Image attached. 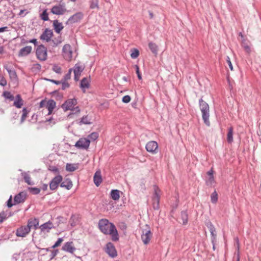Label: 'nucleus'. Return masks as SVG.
<instances>
[{
  "label": "nucleus",
  "mask_w": 261,
  "mask_h": 261,
  "mask_svg": "<svg viewBox=\"0 0 261 261\" xmlns=\"http://www.w3.org/2000/svg\"><path fill=\"white\" fill-rule=\"evenodd\" d=\"M98 227L100 231L105 234L111 236L112 240L116 241L119 240V235L115 226L106 219H102L99 221Z\"/></svg>",
  "instance_id": "f257e3e1"
},
{
  "label": "nucleus",
  "mask_w": 261,
  "mask_h": 261,
  "mask_svg": "<svg viewBox=\"0 0 261 261\" xmlns=\"http://www.w3.org/2000/svg\"><path fill=\"white\" fill-rule=\"evenodd\" d=\"M200 104V109L202 114V119L204 121V122L206 125L209 126L210 124V122L209 121V106L208 104L204 101L202 99H201L199 101Z\"/></svg>",
  "instance_id": "f03ea898"
},
{
  "label": "nucleus",
  "mask_w": 261,
  "mask_h": 261,
  "mask_svg": "<svg viewBox=\"0 0 261 261\" xmlns=\"http://www.w3.org/2000/svg\"><path fill=\"white\" fill-rule=\"evenodd\" d=\"M76 105V99L75 98L69 99L62 105V108L64 111L70 110L75 112V113H79L80 111L79 108L78 107H75Z\"/></svg>",
  "instance_id": "7ed1b4c3"
},
{
  "label": "nucleus",
  "mask_w": 261,
  "mask_h": 261,
  "mask_svg": "<svg viewBox=\"0 0 261 261\" xmlns=\"http://www.w3.org/2000/svg\"><path fill=\"white\" fill-rule=\"evenodd\" d=\"M152 237L150 228L148 225H145L142 229L141 240L144 245H147L150 243Z\"/></svg>",
  "instance_id": "20e7f679"
},
{
  "label": "nucleus",
  "mask_w": 261,
  "mask_h": 261,
  "mask_svg": "<svg viewBox=\"0 0 261 261\" xmlns=\"http://www.w3.org/2000/svg\"><path fill=\"white\" fill-rule=\"evenodd\" d=\"M153 194L152 197V205L154 210H159L160 208L161 190L155 185L153 186Z\"/></svg>",
  "instance_id": "39448f33"
},
{
  "label": "nucleus",
  "mask_w": 261,
  "mask_h": 261,
  "mask_svg": "<svg viewBox=\"0 0 261 261\" xmlns=\"http://www.w3.org/2000/svg\"><path fill=\"white\" fill-rule=\"evenodd\" d=\"M56 103L53 99H49L48 100L46 99L42 100L39 103V109L42 108H46L48 111V115H50L54 109L56 108Z\"/></svg>",
  "instance_id": "423d86ee"
},
{
  "label": "nucleus",
  "mask_w": 261,
  "mask_h": 261,
  "mask_svg": "<svg viewBox=\"0 0 261 261\" xmlns=\"http://www.w3.org/2000/svg\"><path fill=\"white\" fill-rule=\"evenodd\" d=\"M36 55L39 60L45 61L47 57L46 48L43 45H39L36 49Z\"/></svg>",
  "instance_id": "0eeeda50"
},
{
  "label": "nucleus",
  "mask_w": 261,
  "mask_h": 261,
  "mask_svg": "<svg viewBox=\"0 0 261 261\" xmlns=\"http://www.w3.org/2000/svg\"><path fill=\"white\" fill-rule=\"evenodd\" d=\"M63 56L64 59L68 61H70L72 59V50L71 47L69 44H65L64 45L63 49Z\"/></svg>",
  "instance_id": "6e6552de"
},
{
  "label": "nucleus",
  "mask_w": 261,
  "mask_h": 261,
  "mask_svg": "<svg viewBox=\"0 0 261 261\" xmlns=\"http://www.w3.org/2000/svg\"><path fill=\"white\" fill-rule=\"evenodd\" d=\"M63 177L61 175H58L52 179L49 183V188L51 190H56L59 184L62 181Z\"/></svg>",
  "instance_id": "1a4fd4ad"
},
{
  "label": "nucleus",
  "mask_w": 261,
  "mask_h": 261,
  "mask_svg": "<svg viewBox=\"0 0 261 261\" xmlns=\"http://www.w3.org/2000/svg\"><path fill=\"white\" fill-rule=\"evenodd\" d=\"M84 66L81 63H77L76 64L73 68L72 69V70H73V72L74 74V80L76 81H79L80 77L81 76V73L83 72V71L84 69Z\"/></svg>",
  "instance_id": "9d476101"
},
{
  "label": "nucleus",
  "mask_w": 261,
  "mask_h": 261,
  "mask_svg": "<svg viewBox=\"0 0 261 261\" xmlns=\"http://www.w3.org/2000/svg\"><path fill=\"white\" fill-rule=\"evenodd\" d=\"M145 148L148 152L154 154L158 152V144L155 141H151L146 144Z\"/></svg>",
  "instance_id": "9b49d317"
},
{
  "label": "nucleus",
  "mask_w": 261,
  "mask_h": 261,
  "mask_svg": "<svg viewBox=\"0 0 261 261\" xmlns=\"http://www.w3.org/2000/svg\"><path fill=\"white\" fill-rule=\"evenodd\" d=\"M90 140L86 138H81L76 143L75 146L79 148L87 149L90 145Z\"/></svg>",
  "instance_id": "f8f14e48"
},
{
  "label": "nucleus",
  "mask_w": 261,
  "mask_h": 261,
  "mask_svg": "<svg viewBox=\"0 0 261 261\" xmlns=\"http://www.w3.org/2000/svg\"><path fill=\"white\" fill-rule=\"evenodd\" d=\"M30 232V230L28 227L21 226L17 229L16 235L19 237H25Z\"/></svg>",
  "instance_id": "ddd939ff"
},
{
  "label": "nucleus",
  "mask_w": 261,
  "mask_h": 261,
  "mask_svg": "<svg viewBox=\"0 0 261 261\" xmlns=\"http://www.w3.org/2000/svg\"><path fill=\"white\" fill-rule=\"evenodd\" d=\"M62 250L73 254L75 251L76 248L74 246L73 242L71 241L65 243L62 247Z\"/></svg>",
  "instance_id": "4468645a"
},
{
  "label": "nucleus",
  "mask_w": 261,
  "mask_h": 261,
  "mask_svg": "<svg viewBox=\"0 0 261 261\" xmlns=\"http://www.w3.org/2000/svg\"><path fill=\"white\" fill-rule=\"evenodd\" d=\"M106 252L111 257L117 256V251L114 245L112 243H108L105 249Z\"/></svg>",
  "instance_id": "2eb2a0df"
},
{
  "label": "nucleus",
  "mask_w": 261,
  "mask_h": 261,
  "mask_svg": "<svg viewBox=\"0 0 261 261\" xmlns=\"http://www.w3.org/2000/svg\"><path fill=\"white\" fill-rule=\"evenodd\" d=\"M53 33L51 30L46 29L40 36V39L46 42H48L53 37Z\"/></svg>",
  "instance_id": "dca6fc26"
},
{
  "label": "nucleus",
  "mask_w": 261,
  "mask_h": 261,
  "mask_svg": "<svg viewBox=\"0 0 261 261\" xmlns=\"http://www.w3.org/2000/svg\"><path fill=\"white\" fill-rule=\"evenodd\" d=\"M65 11V8L61 5L55 6L51 9L52 13L55 15H63Z\"/></svg>",
  "instance_id": "f3484780"
},
{
  "label": "nucleus",
  "mask_w": 261,
  "mask_h": 261,
  "mask_svg": "<svg viewBox=\"0 0 261 261\" xmlns=\"http://www.w3.org/2000/svg\"><path fill=\"white\" fill-rule=\"evenodd\" d=\"M241 46L247 54H250L251 53V43L249 40L246 39H243L242 40Z\"/></svg>",
  "instance_id": "a211bd4d"
},
{
  "label": "nucleus",
  "mask_w": 261,
  "mask_h": 261,
  "mask_svg": "<svg viewBox=\"0 0 261 261\" xmlns=\"http://www.w3.org/2000/svg\"><path fill=\"white\" fill-rule=\"evenodd\" d=\"M32 50V46H26L21 48L18 53V56L19 57H24L30 54Z\"/></svg>",
  "instance_id": "6ab92c4d"
},
{
  "label": "nucleus",
  "mask_w": 261,
  "mask_h": 261,
  "mask_svg": "<svg viewBox=\"0 0 261 261\" xmlns=\"http://www.w3.org/2000/svg\"><path fill=\"white\" fill-rule=\"evenodd\" d=\"M39 225V221L36 218H30L28 221L27 226L29 228L30 230L33 227L35 229H37L38 225Z\"/></svg>",
  "instance_id": "aec40b11"
},
{
  "label": "nucleus",
  "mask_w": 261,
  "mask_h": 261,
  "mask_svg": "<svg viewBox=\"0 0 261 261\" xmlns=\"http://www.w3.org/2000/svg\"><path fill=\"white\" fill-rule=\"evenodd\" d=\"M93 180L94 184L96 186H98L102 182L101 172L100 171H97L94 176Z\"/></svg>",
  "instance_id": "412c9836"
},
{
  "label": "nucleus",
  "mask_w": 261,
  "mask_h": 261,
  "mask_svg": "<svg viewBox=\"0 0 261 261\" xmlns=\"http://www.w3.org/2000/svg\"><path fill=\"white\" fill-rule=\"evenodd\" d=\"M54 225L52 222L50 221H48L44 224L41 225L40 226V229L42 231H47L48 232L50 229H51L53 227Z\"/></svg>",
  "instance_id": "4be33fe9"
},
{
  "label": "nucleus",
  "mask_w": 261,
  "mask_h": 261,
  "mask_svg": "<svg viewBox=\"0 0 261 261\" xmlns=\"http://www.w3.org/2000/svg\"><path fill=\"white\" fill-rule=\"evenodd\" d=\"M25 199V194L23 192H20L16 195L14 197V201L16 203H20L24 201Z\"/></svg>",
  "instance_id": "5701e85b"
},
{
  "label": "nucleus",
  "mask_w": 261,
  "mask_h": 261,
  "mask_svg": "<svg viewBox=\"0 0 261 261\" xmlns=\"http://www.w3.org/2000/svg\"><path fill=\"white\" fill-rule=\"evenodd\" d=\"M53 26L55 31L57 33H60L64 27L62 23L60 22L58 20H54L53 22Z\"/></svg>",
  "instance_id": "b1692460"
},
{
  "label": "nucleus",
  "mask_w": 261,
  "mask_h": 261,
  "mask_svg": "<svg viewBox=\"0 0 261 261\" xmlns=\"http://www.w3.org/2000/svg\"><path fill=\"white\" fill-rule=\"evenodd\" d=\"M60 186L61 187L64 188L67 190H70L72 188L73 184L70 179H66L63 182H61Z\"/></svg>",
  "instance_id": "393cba45"
},
{
  "label": "nucleus",
  "mask_w": 261,
  "mask_h": 261,
  "mask_svg": "<svg viewBox=\"0 0 261 261\" xmlns=\"http://www.w3.org/2000/svg\"><path fill=\"white\" fill-rule=\"evenodd\" d=\"M23 105V101L20 95L16 96V100L14 102V106L17 108H21Z\"/></svg>",
  "instance_id": "a878e982"
},
{
  "label": "nucleus",
  "mask_w": 261,
  "mask_h": 261,
  "mask_svg": "<svg viewBox=\"0 0 261 261\" xmlns=\"http://www.w3.org/2000/svg\"><path fill=\"white\" fill-rule=\"evenodd\" d=\"M111 197L114 200H118L120 198V191L118 190H112L111 192Z\"/></svg>",
  "instance_id": "bb28decb"
},
{
  "label": "nucleus",
  "mask_w": 261,
  "mask_h": 261,
  "mask_svg": "<svg viewBox=\"0 0 261 261\" xmlns=\"http://www.w3.org/2000/svg\"><path fill=\"white\" fill-rule=\"evenodd\" d=\"M148 46L151 52L154 54L157 55L158 51V45L153 42H150L148 44Z\"/></svg>",
  "instance_id": "cd10ccee"
},
{
  "label": "nucleus",
  "mask_w": 261,
  "mask_h": 261,
  "mask_svg": "<svg viewBox=\"0 0 261 261\" xmlns=\"http://www.w3.org/2000/svg\"><path fill=\"white\" fill-rule=\"evenodd\" d=\"M233 133L232 127H230L228 128V132L227 135V141L229 143H231L233 142Z\"/></svg>",
  "instance_id": "c85d7f7f"
},
{
  "label": "nucleus",
  "mask_w": 261,
  "mask_h": 261,
  "mask_svg": "<svg viewBox=\"0 0 261 261\" xmlns=\"http://www.w3.org/2000/svg\"><path fill=\"white\" fill-rule=\"evenodd\" d=\"M90 80L87 78H84L81 82V87L82 89L89 88Z\"/></svg>",
  "instance_id": "c756f323"
},
{
  "label": "nucleus",
  "mask_w": 261,
  "mask_h": 261,
  "mask_svg": "<svg viewBox=\"0 0 261 261\" xmlns=\"http://www.w3.org/2000/svg\"><path fill=\"white\" fill-rule=\"evenodd\" d=\"M78 168V166L76 164H67L66 166V169L67 171L69 172H73L76 170Z\"/></svg>",
  "instance_id": "7c9ffc66"
},
{
  "label": "nucleus",
  "mask_w": 261,
  "mask_h": 261,
  "mask_svg": "<svg viewBox=\"0 0 261 261\" xmlns=\"http://www.w3.org/2000/svg\"><path fill=\"white\" fill-rule=\"evenodd\" d=\"M91 119L88 117L85 116L82 117L81 120L79 122L80 125L82 124H91Z\"/></svg>",
  "instance_id": "2f4dec72"
},
{
  "label": "nucleus",
  "mask_w": 261,
  "mask_h": 261,
  "mask_svg": "<svg viewBox=\"0 0 261 261\" xmlns=\"http://www.w3.org/2000/svg\"><path fill=\"white\" fill-rule=\"evenodd\" d=\"M130 51V57L133 59H136L139 55V50L136 48L132 49Z\"/></svg>",
  "instance_id": "473e14b6"
},
{
  "label": "nucleus",
  "mask_w": 261,
  "mask_h": 261,
  "mask_svg": "<svg viewBox=\"0 0 261 261\" xmlns=\"http://www.w3.org/2000/svg\"><path fill=\"white\" fill-rule=\"evenodd\" d=\"M181 217L182 220L183 224H186L188 221V214L186 212H182L181 213Z\"/></svg>",
  "instance_id": "72a5a7b5"
},
{
  "label": "nucleus",
  "mask_w": 261,
  "mask_h": 261,
  "mask_svg": "<svg viewBox=\"0 0 261 261\" xmlns=\"http://www.w3.org/2000/svg\"><path fill=\"white\" fill-rule=\"evenodd\" d=\"M29 111L26 109L23 108L22 110V115L21 118V122L22 123L28 117Z\"/></svg>",
  "instance_id": "f704fd0d"
},
{
  "label": "nucleus",
  "mask_w": 261,
  "mask_h": 261,
  "mask_svg": "<svg viewBox=\"0 0 261 261\" xmlns=\"http://www.w3.org/2000/svg\"><path fill=\"white\" fill-rule=\"evenodd\" d=\"M211 199L212 202L214 203H216L217 202L218 199V195L216 191H214L211 194Z\"/></svg>",
  "instance_id": "c9c22d12"
},
{
  "label": "nucleus",
  "mask_w": 261,
  "mask_h": 261,
  "mask_svg": "<svg viewBox=\"0 0 261 261\" xmlns=\"http://www.w3.org/2000/svg\"><path fill=\"white\" fill-rule=\"evenodd\" d=\"M3 96L7 99H9L11 100H13L14 99V96L13 95L11 94L10 92L5 91L3 92Z\"/></svg>",
  "instance_id": "e433bc0d"
},
{
  "label": "nucleus",
  "mask_w": 261,
  "mask_h": 261,
  "mask_svg": "<svg viewBox=\"0 0 261 261\" xmlns=\"http://www.w3.org/2000/svg\"><path fill=\"white\" fill-rule=\"evenodd\" d=\"M24 179L28 185H32L34 184L33 182L32 181L30 176L26 173L24 174Z\"/></svg>",
  "instance_id": "4c0bfd02"
},
{
  "label": "nucleus",
  "mask_w": 261,
  "mask_h": 261,
  "mask_svg": "<svg viewBox=\"0 0 261 261\" xmlns=\"http://www.w3.org/2000/svg\"><path fill=\"white\" fill-rule=\"evenodd\" d=\"M52 69L54 71L57 73L60 74L62 73V68L60 66L58 65H54L53 66Z\"/></svg>",
  "instance_id": "58836bf2"
},
{
  "label": "nucleus",
  "mask_w": 261,
  "mask_h": 261,
  "mask_svg": "<svg viewBox=\"0 0 261 261\" xmlns=\"http://www.w3.org/2000/svg\"><path fill=\"white\" fill-rule=\"evenodd\" d=\"M208 228L211 233V235L214 237V239H215L216 234L215 233L216 230L215 227L211 223L210 224V226H208Z\"/></svg>",
  "instance_id": "ea45409f"
},
{
  "label": "nucleus",
  "mask_w": 261,
  "mask_h": 261,
  "mask_svg": "<svg viewBox=\"0 0 261 261\" xmlns=\"http://www.w3.org/2000/svg\"><path fill=\"white\" fill-rule=\"evenodd\" d=\"M98 0H91L90 8L91 9L98 8Z\"/></svg>",
  "instance_id": "a19ab883"
},
{
  "label": "nucleus",
  "mask_w": 261,
  "mask_h": 261,
  "mask_svg": "<svg viewBox=\"0 0 261 261\" xmlns=\"http://www.w3.org/2000/svg\"><path fill=\"white\" fill-rule=\"evenodd\" d=\"M98 137L97 133L93 132L88 136V138L92 141H95Z\"/></svg>",
  "instance_id": "79ce46f5"
},
{
  "label": "nucleus",
  "mask_w": 261,
  "mask_h": 261,
  "mask_svg": "<svg viewBox=\"0 0 261 261\" xmlns=\"http://www.w3.org/2000/svg\"><path fill=\"white\" fill-rule=\"evenodd\" d=\"M7 81L3 76H0V85L3 87L6 86Z\"/></svg>",
  "instance_id": "37998d69"
},
{
  "label": "nucleus",
  "mask_w": 261,
  "mask_h": 261,
  "mask_svg": "<svg viewBox=\"0 0 261 261\" xmlns=\"http://www.w3.org/2000/svg\"><path fill=\"white\" fill-rule=\"evenodd\" d=\"M7 218V214L5 212H2L0 213V223H2Z\"/></svg>",
  "instance_id": "c03bdc74"
},
{
  "label": "nucleus",
  "mask_w": 261,
  "mask_h": 261,
  "mask_svg": "<svg viewBox=\"0 0 261 261\" xmlns=\"http://www.w3.org/2000/svg\"><path fill=\"white\" fill-rule=\"evenodd\" d=\"M215 182L214 177L213 175H211V176L209 177L208 179L206 181V184L208 185H213Z\"/></svg>",
  "instance_id": "a18cd8bd"
},
{
  "label": "nucleus",
  "mask_w": 261,
  "mask_h": 261,
  "mask_svg": "<svg viewBox=\"0 0 261 261\" xmlns=\"http://www.w3.org/2000/svg\"><path fill=\"white\" fill-rule=\"evenodd\" d=\"M135 68L136 69V72L137 74V76L139 80H142V76L141 75V73L139 71V67L137 65H135Z\"/></svg>",
  "instance_id": "49530a36"
},
{
  "label": "nucleus",
  "mask_w": 261,
  "mask_h": 261,
  "mask_svg": "<svg viewBox=\"0 0 261 261\" xmlns=\"http://www.w3.org/2000/svg\"><path fill=\"white\" fill-rule=\"evenodd\" d=\"M63 239L62 238H59L57 240V241L56 242V243L53 246V248H55L56 247H58L63 242Z\"/></svg>",
  "instance_id": "de8ad7c7"
},
{
  "label": "nucleus",
  "mask_w": 261,
  "mask_h": 261,
  "mask_svg": "<svg viewBox=\"0 0 261 261\" xmlns=\"http://www.w3.org/2000/svg\"><path fill=\"white\" fill-rule=\"evenodd\" d=\"M72 71V68H70L69 69L68 72L64 76V81H66L67 80H69L70 79Z\"/></svg>",
  "instance_id": "09e8293b"
},
{
  "label": "nucleus",
  "mask_w": 261,
  "mask_h": 261,
  "mask_svg": "<svg viewBox=\"0 0 261 261\" xmlns=\"http://www.w3.org/2000/svg\"><path fill=\"white\" fill-rule=\"evenodd\" d=\"M61 84H62V89L63 90H65L69 87V84L65 81H61Z\"/></svg>",
  "instance_id": "8fccbe9b"
},
{
  "label": "nucleus",
  "mask_w": 261,
  "mask_h": 261,
  "mask_svg": "<svg viewBox=\"0 0 261 261\" xmlns=\"http://www.w3.org/2000/svg\"><path fill=\"white\" fill-rule=\"evenodd\" d=\"M131 100V98L129 95H125L122 98V101L124 103H128Z\"/></svg>",
  "instance_id": "3c124183"
},
{
  "label": "nucleus",
  "mask_w": 261,
  "mask_h": 261,
  "mask_svg": "<svg viewBox=\"0 0 261 261\" xmlns=\"http://www.w3.org/2000/svg\"><path fill=\"white\" fill-rule=\"evenodd\" d=\"M48 169L50 171L54 172L55 173H59V170L58 168L55 166H49Z\"/></svg>",
  "instance_id": "603ef678"
},
{
  "label": "nucleus",
  "mask_w": 261,
  "mask_h": 261,
  "mask_svg": "<svg viewBox=\"0 0 261 261\" xmlns=\"http://www.w3.org/2000/svg\"><path fill=\"white\" fill-rule=\"evenodd\" d=\"M30 191L32 192L35 194H37L40 193V190L37 188H30Z\"/></svg>",
  "instance_id": "864d4df0"
},
{
  "label": "nucleus",
  "mask_w": 261,
  "mask_h": 261,
  "mask_svg": "<svg viewBox=\"0 0 261 261\" xmlns=\"http://www.w3.org/2000/svg\"><path fill=\"white\" fill-rule=\"evenodd\" d=\"M226 61H227V64H228V65L229 66V67L231 71H232L233 70V66H232V63L231 62L230 59L229 57H227Z\"/></svg>",
  "instance_id": "5fc2aeb1"
},
{
  "label": "nucleus",
  "mask_w": 261,
  "mask_h": 261,
  "mask_svg": "<svg viewBox=\"0 0 261 261\" xmlns=\"http://www.w3.org/2000/svg\"><path fill=\"white\" fill-rule=\"evenodd\" d=\"M8 72L9 73L10 77H15L16 76V73L14 70H10Z\"/></svg>",
  "instance_id": "6e6d98bb"
},
{
  "label": "nucleus",
  "mask_w": 261,
  "mask_h": 261,
  "mask_svg": "<svg viewBox=\"0 0 261 261\" xmlns=\"http://www.w3.org/2000/svg\"><path fill=\"white\" fill-rule=\"evenodd\" d=\"M41 66L39 64H35L33 65V69H35L37 70H40L41 69Z\"/></svg>",
  "instance_id": "4d7b16f0"
},
{
  "label": "nucleus",
  "mask_w": 261,
  "mask_h": 261,
  "mask_svg": "<svg viewBox=\"0 0 261 261\" xmlns=\"http://www.w3.org/2000/svg\"><path fill=\"white\" fill-rule=\"evenodd\" d=\"M13 204L12 203V197H11L8 200L7 202V205L9 207H11L12 206Z\"/></svg>",
  "instance_id": "13d9d810"
},
{
  "label": "nucleus",
  "mask_w": 261,
  "mask_h": 261,
  "mask_svg": "<svg viewBox=\"0 0 261 261\" xmlns=\"http://www.w3.org/2000/svg\"><path fill=\"white\" fill-rule=\"evenodd\" d=\"M236 261H240V252H239V247H238V252L237 253V259Z\"/></svg>",
  "instance_id": "bf43d9fd"
},
{
  "label": "nucleus",
  "mask_w": 261,
  "mask_h": 261,
  "mask_svg": "<svg viewBox=\"0 0 261 261\" xmlns=\"http://www.w3.org/2000/svg\"><path fill=\"white\" fill-rule=\"evenodd\" d=\"M8 31L7 27L0 28V33L3 32L5 31Z\"/></svg>",
  "instance_id": "052dcab7"
},
{
  "label": "nucleus",
  "mask_w": 261,
  "mask_h": 261,
  "mask_svg": "<svg viewBox=\"0 0 261 261\" xmlns=\"http://www.w3.org/2000/svg\"><path fill=\"white\" fill-rule=\"evenodd\" d=\"M50 81L56 85H59L61 83V81H56L54 80H51Z\"/></svg>",
  "instance_id": "680f3d73"
},
{
  "label": "nucleus",
  "mask_w": 261,
  "mask_h": 261,
  "mask_svg": "<svg viewBox=\"0 0 261 261\" xmlns=\"http://www.w3.org/2000/svg\"><path fill=\"white\" fill-rule=\"evenodd\" d=\"M48 15V14L47 13V10H44L42 13L41 14V16H47Z\"/></svg>",
  "instance_id": "e2e57ef3"
},
{
  "label": "nucleus",
  "mask_w": 261,
  "mask_h": 261,
  "mask_svg": "<svg viewBox=\"0 0 261 261\" xmlns=\"http://www.w3.org/2000/svg\"><path fill=\"white\" fill-rule=\"evenodd\" d=\"M29 42L34 43L35 45L37 43V40L36 39H33L30 40Z\"/></svg>",
  "instance_id": "0e129e2a"
},
{
  "label": "nucleus",
  "mask_w": 261,
  "mask_h": 261,
  "mask_svg": "<svg viewBox=\"0 0 261 261\" xmlns=\"http://www.w3.org/2000/svg\"><path fill=\"white\" fill-rule=\"evenodd\" d=\"M4 68L7 70V71L8 72L10 70H11L7 65H6L4 66Z\"/></svg>",
  "instance_id": "69168bd1"
},
{
  "label": "nucleus",
  "mask_w": 261,
  "mask_h": 261,
  "mask_svg": "<svg viewBox=\"0 0 261 261\" xmlns=\"http://www.w3.org/2000/svg\"><path fill=\"white\" fill-rule=\"evenodd\" d=\"M4 53V48L2 46H0V55L3 54Z\"/></svg>",
  "instance_id": "338daca9"
},
{
  "label": "nucleus",
  "mask_w": 261,
  "mask_h": 261,
  "mask_svg": "<svg viewBox=\"0 0 261 261\" xmlns=\"http://www.w3.org/2000/svg\"><path fill=\"white\" fill-rule=\"evenodd\" d=\"M207 174L209 175V177H210V176H211V175H213V171H212V170H211V171H209L207 172Z\"/></svg>",
  "instance_id": "774afa93"
}]
</instances>
